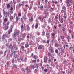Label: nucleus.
<instances>
[{"label":"nucleus","instance_id":"obj_27","mask_svg":"<svg viewBox=\"0 0 74 74\" xmlns=\"http://www.w3.org/2000/svg\"><path fill=\"white\" fill-rule=\"evenodd\" d=\"M38 23H37L36 24L35 26V27L36 29H37V28H38Z\"/></svg>","mask_w":74,"mask_h":74},{"label":"nucleus","instance_id":"obj_10","mask_svg":"<svg viewBox=\"0 0 74 74\" xmlns=\"http://www.w3.org/2000/svg\"><path fill=\"white\" fill-rule=\"evenodd\" d=\"M29 21L30 22H33V17H31V18H29Z\"/></svg>","mask_w":74,"mask_h":74},{"label":"nucleus","instance_id":"obj_50","mask_svg":"<svg viewBox=\"0 0 74 74\" xmlns=\"http://www.w3.org/2000/svg\"><path fill=\"white\" fill-rule=\"evenodd\" d=\"M58 15H57V16H55V19H58Z\"/></svg>","mask_w":74,"mask_h":74},{"label":"nucleus","instance_id":"obj_6","mask_svg":"<svg viewBox=\"0 0 74 74\" xmlns=\"http://www.w3.org/2000/svg\"><path fill=\"white\" fill-rule=\"evenodd\" d=\"M43 5H42L41 4L38 7V8L39 9H40V10L42 11V10H43Z\"/></svg>","mask_w":74,"mask_h":74},{"label":"nucleus","instance_id":"obj_11","mask_svg":"<svg viewBox=\"0 0 74 74\" xmlns=\"http://www.w3.org/2000/svg\"><path fill=\"white\" fill-rule=\"evenodd\" d=\"M59 21L61 23H63V18L62 17L59 19Z\"/></svg>","mask_w":74,"mask_h":74},{"label":"nucleus","instance_id":"obj_47","mask_svg":"<svg viewBox=\"0 0 74 74\" xmlns=\"http://www.w3.org/2000/svg\"><path fill=\"white\" fill-rule=\"evenodd\" d=\"M71 32H72V31L71 30H69V33H71Z\"/></svg>","mask_w":74,"mask_h":74},{"label":"nucleus","instance_id":"obj_41","mask_svg":"<svg viewBox=\"0 0 74 74\" xmlns=\"http://www.w3.org/2000/svg\"><path fill=\"white\" fill-rule=\"evenodd\" d=\"M44 71L45 72H47V71H48V70H47V69H45L44 70Z\"/></svg>","mask_w":74,"mask_h":74},{"label":"nucleus","instance_id":"obj_8","mask_svg":"<svg viewBox=\"0 0 74 74\" xmlns=\"http://www.w3.org/2000/svg\"><path fill=\"white\" fill-rule=\"evenodd\" d=\"M61 12L62 14H63V13H64V14H66V10L62 9V10H61Z\"/></svg>","mask_w":74,"mask_h":74},{"label":"nucleus","instance_id":"obj_15","mask_svg":"<svg viewBox=\"0 0 74 74\" xmlns=\"http://www.w3.org/2000/svg\"><path fill=\"white\" fill-rule=\"evenodd\" d=\"M16 34L17 35L19 36V33H20V31L19 30H16Z\"/></svg>","mask_w":74,"mask_h":74},{"label":"nucleus","instance_id":"obj_56","mask_svg":"<svg viewBox=\"0 0 74 74\" xmlns=\"http://www.w3.org/2000/svg\"><path fill=\"white\" fill-rule=\"evenodd\" d=\"M38 19L41 21V17L40 16H39L38 17Z\"/></svg>","mask_w":74,"mask_h":74},{"label":"nucleus","instance_id":"obj_19","mask_svg":"<svg viewBox=\"0 0 74 74\" xmlns=\"http://www.w3.org/2000/svg\"><path fill=\"white\" fill-rule=\"evenodd\" d=\"M29 69H28L27 67L25 69V71H27V73L30 72V71H29Z\"/></svg>","mask_w":74,"mask_h":74},{"label":"nucleus","instance_id":"obj_63","mask_svg":"<svg viewBox=\"0 0 74 74\" xmlns=\"http://www.w3.org/2000/svg\"><path fill=\"white\" fill-rule=\"evenodd\" d=\"M32 6H30L29 8V10H31V9H32Z\"/></svg>","mask_w":74,"mask_h":74},{"label":"nucleus","instance_id":"obj_38","mask_svg":"<svg viewBox=\"0 0 74 74\" xmlns=\"http://www.w3.org/2000/svg\"><path fill=\"white\" fill-rule=\"evenodd\" d=\"M27 9H28V8H27L23 9V11H27Z\"/></svg>","mask_w":74,"mask_h":74},{"label":"nucleus","instance_id":"obj_7","mask_svg":"<svg viewBox=\"0 0 74 74\" xmlns=\"http://www.w3.org/2000/svg\"><path fill=\"white\" fill-rule=\"evenodd\" d=\"M44 62H45V63H47V57L45 56H44Z\"/></svg>","mask_w":74,"mask_h":74},{"label":"nucleus","instance_id":"obj_3","mask_svg":"<svg viewBox=\"0 0 74 74\" xmlns=\"http://www.w3.org/2000/svg\"><path fill=\"white\" fill-rule=\"evenodd\" d=\"M24 4H25V2L24 1L22 2L21 3H19L18 6V8H21V6H23V5Z\"/></svg>","mask_w":74,"mask_h":74},{"label":"nucleus","instance_id":"obj_59","mask_svg":"<svg viewBox=\"0 0 74 74\" xmlns=\"http://www.w3.org/2000/svg\"><path fill=\"white\" fill-rule=\"evenodd\" d=\"M56 1H52V2L53 3H55V2Z\"/></svg>","mask_w":74,"mask_h":74},{"label":"nucleus","instance_id":"obj_64","mask_svg":"<svg viewBox=\"0 0 74 74\" xmlns=\"http://www.w3.org/2000/svg\"><path fill=\"white\" fill-rule=\"evenodd\" d=\"M37 34H38V35H40V32H37Z\"/></svg>","mask_w":74,"mask_h":74},{"label":"nucleus","instance_id":"obj_31","mask_svg":"<svg viewBox=\"0 0 74 74\" xmlns=\"http://www.w3.org/2000/svg\"><path fill=\"white\" fill-rule=\"evenodd\" d=\"M50 42V41L49 40H47V41L46 42V44H49V42Z\"/></svg>","mask_w":74,"mask_h":74},{"label":"nucleus","instance_id":"obj_24","mask_svg":"<svg viewBox=\"0 0 74 74\" xmlns=\"http://www.w3.org/2000/svg\"><path fill=\"white\" fill-rule=\"evenodd\" d=\"M38 49H42V46L41 45H39V47H38Z\"/></svg>","mask_w":74,"mask_h":74},{"label":"nucleus","instance_id":"obj_25","mask_svg":"<svg viewBox=\"0 0 74 74\" xmlns=\"http://www.w3.org/2000/svg\"><path fill=\"white\" fill-rule=\"evenodd\" d=\"M5 22H7L8 21V18L7 17V16L5 17V18L4 19Z\"/></svg>","mask_w":74,"mask_h":74},{"label":"nucleus","instance_id":"obj_36","mask_svg":"<svg viewBox=\"0 0 74 74\" xmlns=\"http://www.w3.org/2000/svg\"><path fill=\"white\" fill-rule=\"evenodd\" d=\"M13 3L14 4V5H15V4L16 3V2L15 1V0H13Z\"/></svg>","mask_w":74,"mask_h":74},{"label":"nucleus","instance_id":"obj_61","mask_svg":"<svg viewBox=\"0 0 74 74\" xmlns=\"http://www.w3.org/2000/svg\"><path fill=\"white\" fill-rule=\"evenodd\" d=\"M44 19V18H42V20H41V22H43L44 21H43Z\"/></svg>","mask_w":74,"mask_h":74},{"label":"nucleus","instance_id":"obj_44","mask_svg":"<svg viewBox=\"0 0 74 74\" xmlns=\"http://www.w3.org/2000/svg\"><path fill=\"white\" fill-rule=\"evenodd\" d=\"M21 48L22 49H24V48H25V47H24V46H22L21 47Z\"/></svg>","mask_w":74,"mask_h":74},{"label":"nucleus","instance_id":"obj_39","mask_svg":"<svg viewBox=\"0 0 74 74\" xmlns=\"http://www.w3.org/2000/svg\"><path fill=\"white\" fill-rule=\"evenodd\" d=\"M21 15H22L21 13L18 14V16H21Z\"/></svg>","mask_w":74,"mask_h":74},{"label":"nucleus","instance_id":"obj_37","mask_svg":"<svg viewBox=\"0 0 74 74\" xmlns=\"http://www.w3.org/2000/svg\"><path fill=\"white\" fill-rule=\"evenodd\" d=\"M60 38H61V39H62L64 38V36H60Z\"/></svg>","mask_w":74,"mask_h":74},{"label":"nucleus","instance_id":"obj_14","mask_svg":"<svg viewBox=\"0 0 74 74\" xmlns=\"http://www.w3.org/2000/svg\"><path fill=\"white\" fill-rule=\"evenodd\" d=\"M55 33H52L51 34V37H54L55 38Z\"/></svg>","mask_w":74,"mask_h":74},{"label":"nucleus","instance_id":"obj_35","mask_svg":"<svg viewBox=\"0 0 74 74\" xmlns=\"http://www.w3.org/2000/svg\"><path fill=\"white\" fill-rule=\"evenodd\" d=\"M66 40L65 39H64V38L62 39V41L64 43H65L66 42Z\"/></svg>","mask_w":74,"mask_h":74},{"label":"nucleus","instance_id":"obj_57","mask_svg":"<svg viewBox=\"0 0 74 74\" xmlns=\"http://www.w3.org/2000/svg\"><path fill=\"white\" fill-rule=\"evenodd\" d=\"M48 22L49 23L51 22V20H50V19L49 18L48 20Z\"/></svg>","mask_w":74,"mask_h":74},{"label":"nucleus","instance_id":"obj_2","mask_svg":"<svg viewBox=\"0 0 74 74\" xmlns=\"http://www.w3.org/2000/svg\"><path fill=\"white\" fill-rule=\"evenodd\" d=\"M10 21H8L4 25L3 29L5 30H7L8 29V25H10Z\"/></svg>","mask_w":74,"mask_h":74},{"label":"nucleus","instance_id":"obj_55","mask_svg":"<svg viewBox=\"0 0 74 74\" xmlns=\"http://www.w3.org/2000/svg\"><path fill=\"white\" fill-rule=\"evenodd\" d=\"M3 11L4 14H5V13H6V12L4 11V9H3Z\"/></svg>","mask_w":74,"mask_h":74},{"label":"nucleus","instance_id":"obj_49","mask_svg":"<svg viewBox=\"0 0 74 74\" xmlns=\"http://www.w3.org/2000/svg\"><path fill=\"white\" fill-rule=\"evenodd\" d=\"M13 10V7H11V8H10V10L11 11H12V10Z\"/></svg>","mask_w":74,"mask_h":74},{"label":"nucleus","instance_id":"obj_1","mask_svg":"<svg viewBox=\"0 0 74 74\" xmlns=\"http://www.w3.org/2000/svg\"><path fill=\"white\" fill-rule=\"evenodd\" d=\"M65 3L66 4V5L68 7H69L73 5V3H71L72 2L70 0H66L65 1Z\"/></svg>","mask_w":74,"mask_h":74},{"label":"nucleus","instance_id":"obj_53","mask_svg":"<svg viewBox=\"0 0 74 74\" xmlns=\"http://www.w3.org/2000/svg\"><path fill=\"white\" fill-rule=\"evenodd\" d=\"M58 49L59 51H60V49H62L61 48H60L58 47Z\"/></svg>","mask_w":74,"mask_h":74},{"label":"nucleus","instance_id":"obj_26","mask_svg":"<svg viewBox=\"0 0 74 74\" xmlns=\"http://www.w3.org/2000/svg\"><path fill=\"white\" fill-rule=\"evenodd\" d=\"M62 10H66V6H65L64 5H63L62 6Z\"/></svg>","mask_w":74,"mask_h":74},{"label":"nucleus","instance_id":"obj_48","mask_svg":"<svg viewBox=\"0 0 74 74\" xmlns=\"http://www.w3.org/2000/svg\"><path fill=\"white\" fill-rule=\"evenodd\" d=\"M25 7H26V8H27V7H28V5L26 4L25 5Z\"/></svg>","mask_w":74,"mask_h":74},{"label":"nucleus","instance_id":"obj_51","mask_svg":"<svg viewBox=\"0 0 74 74\" xmlns=\"http://www.w3.org/2000/svg\"><path fill=\"white\" fill-rule=\"evenodd\" d=\"M34 24H33L32 26V29H34Z\"/></svg>","mask_w":74,"mask_h":74},{"label":"nucleus","instance_id":"obj_42","mask_svg":"<svg viewBox=\"0 0 74 74\" xmlns=\"http://www.w3.org/2000/svg\"><path fill=\"white\" fill-rule=\"evenodd\" d=\"M13 36H14V37H16V33H15V32L14 33Z\"/></svg>","mask_w":74,"mask_h":74},{"label":"nucleus","instance_id":"obj_32","mask_svg":"<svg viewBox=\"0 0 74 74\" xmlns=\"http://www.w3.org/2000/svg\"><path fill=\"white\" fill-rule=\"evenodd\" d=\"M7 36V34H5L3 35L2 37L3 38H5V37Z\"/></svg>","mask_w":74,"mask_h":74},{"label":"nucleus","instance_id":"obj_4","mask_svg":"<svg viewBox=\"0 0 74 74\" xmlns=\"http://www.w3.org/2000/svg\"><path fill=\"white\" fill-rule=\"evenodd\" d=\"M13 28V27L11 26L10 28V29L9 30H8V34H10L12 32V28Z\"/></svg>","mask_w":74,"mask_h":74},{"label":"nucleus","instance_id":"obj_28","mask_svg":"<svg viewBox=\"0 0 74 74\" xmlns=\"http://www.w3.org/2000/svg\"><path fill=\"white\" fill-rule=\"evenodd\" d=\"M34 58L36 60H34L32 61V62H33V63H36V58L35 56H34Z\"/></svg>","mask_w":74,"mask_h":74},{"label":"nucleus","instance_id":"obj_12","mask_svg":"<svg viewBox=\"0 0 74 74\" xmlns=\"http://www.w3.org/2000/svg\"><path fill=\"white\" fill-rule=\"evenodd\" d=\"M67 17V14L66 13L64 14V16H63V17L64 18V19H66Z\"/></svg>","mask_w":74,"mask_h":74},{"label":"nucleus","instance_id":"obj_16","mask_svg":"<svg viewBox=\"0 0 74 74\" xmlns=\"http://www.w3.org/2000/svg\"><path fill=\"white\" fill-rule=\"evenodd\" d=\"M6 8H7V9H9V8H10V5L9 4H6Z\"/></svg>","mask_w":74,"mask_h":74},{"label":"nucleus","instance_id":"obj_54","mask_svg":"<svg viewBox=\"0 0 74 74\" xmlns=\"http://www.w3.org/2000/svg\"><path fill=\"white\" fill-rule=\"evenodd\" d=\"M13 66H14L15 67V68H16V69L17 68V67H16V66L15 65H13Z\"/></svg>","mask_w":74,"mask_h":74},{"label":"nucleus","instance_id":"obj_46","mask_svg":"<svg viewBox=\"0 0 74 74\" xmlns=\"http://www.w3.org/2000/svg\"><path fill=\"white\" fill-rule=\"evenodd\" d=\"M69 49H74V47H70Z\"/></svg>","mask_w":74,"mask_h":74},{"label":"nucleus","instance_id":"obj_62","mask_svg":"<svg viewBox=\"0 0 74 74\" xmlns=\"http://www.w3.org/2000/svg\"><path fill=\"white\" fill-rule=\"evenodd\" d=\"M55 4H58V1H56L55 2Z\"/></svg>","mask_w":74,"mask_h":74},{"label":"nucleus","instance_id":"obj_13","mask_svg":"<svg viewBox=\"0 0 74 74\" xmlns=\"http://www.w3.org/2000/svg\"><path fill=\"white\" fill-rule=\"evenodd\" d=\"M54 42H55V38L54 37H52L51 38V43L53 44Z\"/></svg>","mask_w":74,"mask_h":74},{"label":"nucleus","instance_id":"obj_21","mask_svg":"<svg viewBox=\"0 0 74 74\" xmlns=\"http://www.w3.org/2000/svg\"><path fill=\"white\" fill-rule=\"evenodd\" d=\"M25 47L27 48H28L29 47V45L27 43L25 45Z\"/></svg>","mask_w":74,"mask_h":74},{"label":"nucleus","instance_id":"obj_23","mask_svg":"<svg viewBox=\"0 0 74 74\" xmlns=\"http://www.w3.org/2000/svg\"><path fill=\"white\" fill-rule=\"evenodd\" d=\"M49 51L50 52H51V53H52L54 52V51H53V49H50Z\"/></svg>","mask_w":74,"mask_h":74},{"label":"nucleus","instance_id":"obj_22","mask_svg":"<svg viewBox=\"0 0 74 74\" xmlns=\"http://www.w3.org/2000/svg\"><path fill=\"white\" fill-rule=\"evenodd\" d=\"M16 21H19V19H20V18L18 16H16Z\"/></svg>","mask_w":74,"mask_h":74},{"label":"nucleus","instance_id":"obj_30","mask_svg":"<svg viewBox=\"0 0 74 74\" xmlns=\"http://www.w3.org/2000/svg\"><path fill=\"white\" fill-rule=\"evenodd\" d=\"M55 46L56 47H58L59 46V44L57 43H55Z\"/></svg>","mask_w":74,"mask_h":74},{"label":"nucleus","instance_id":"obj_60","mask_svg":"<svg viewBox=\"0 0 74 74\" xmlns=\"http://www.w3.org/2000/svg\"><path fill=\"white\" fill-rule=\"evenodd\" d=\"M62 73H63V74H65V71H62Z\"/></svg>","mask_w":74,"mask_h":74},{"label":"nucleus","instance_id":"obj_20","mask_svg":"<svg viewBox=\"0 0 74 74\" xmlns=\"http://www.w3.org/2000/svg\"><path fill=\"white\" fill-rule=\"evenodd\" d=\"M36 41L37 42H39V41H40V38H37L36 39Z\"/></svg>","mask_w":74,"mask_h":74},{"label":"nucleus","instance_id":"obj_9","mask_svg":"<svg viewBox=\"0 0 74 74\" xmlns=\"http://www.w3.org/2000/svg\"><path fill=\"white\" fill-rule=\"evenodd\" d=\"M48 54L49 58H52V54L51 53L49 52L48 53Z\"/></svg>","mask_w":74,"mask_h":74},{"label":"nucleus","instance_id":"obj_29","mask_svg":"<svg viewBox=\"0 0 74 74\" xmlns=\"http://www.w3.org/2000/svg\"><path fill=\"white\" fill-rule=\"evenodd\" d=\"M64 64H67V61L66 60H64Z\"/></svg>","mask_w":74,"mask_h":74},{"label":"nucleus","instance_id":"obj_40","mask_svg":"<svg viewBox=\"0 0 74 74\" xmlns=\"http://www.w3.org/2000/svg\"><path fill=\"white\" fill-rule=\"evenodd\" d=\"M58 52H59V51L57 49H56L55 50V52L56 53H58Z\"/></svg>","mask_w":74,"mask_h":74},{"label":"nucleus","instance_id":"obj_18","mask_svg":"<svg viewBox=\"0 0 74 74\" xmlns=\"http://www.w3.org/2000/svg\"><path fill=\"white\" fill-rule=\"evenodd\" d=\"M27 31H29L30 30V27H29V25H27Z\"/></svg>","mask_w":74,"mask_h":74},{"label":"nucleus","instance_id":"obj_58","mask_svg":"<svg viewBox=\"0 0 74 74\" xmlns=\"http://www.w3.org/2000/svg\"><path fill=\"white\" fill-rule=\"evenodd\" d=\"M58 26H59V27H61V26H62V25H61L60 24H59Z\"/></svg>","mask_w":74,"mask_h":74},{"label":"nucleus","instance_id":"obj_45","mask_svg":"<svg viewBox=\"0 0 74 74\" xmlns=\"http://www.w3.org/2000/svg\"><path fill=\"white\" fill-rule=\"evenodd\" d=\"M45 2L46 4H47L48 1V0H45Z\"/></svg>","mask_w":74,"mask_h":74},{"label":"nucleus","instance_id":"obj_5","mask_svg":"<svg viewBox=\"0 0 74 74\" xmlns=\"http://www.w3.org/2000/svg\"><path fill=\"white\" fill-rule=\"evenodd\" d=\"M21 30H23V31H24V30H26V27L24 28V26L23 25H22L21 26Z\"/></svg>","mask_w":74,"mask_h":74},{"label":"nucleus","instance_id":"obj_34","mask_svg":"<svg viewBox=\"0 0 74 74\" xmlns=\"http://www.w3.org/2000/svg\"><path fill=\"white\" fill-rule=\"evenodd\" d=\"M42 36H44V34H45V32H44V31H43L42 32Z\"/></svg>","mask_w":74,"mask_h":74},{"label":"nucleus","instance_id":"obj_33","mask_svg":"<svg viewBox=\"0 0 74 74\" xmlns=\"http://www.w3.org/2000/svg\"><path fill=\"white\" fill-rule=\"evenodd\" d=\"M67 39L68 40V42H69V40L70 39V36H67Z\"/></svg>","mask_w":74,"mask_h":74},{"label":"nucleus","instance_id":"obj_17","mask_svg":"<svg viewBox=\"0 0 74 74\" xmlns=\"http://www.w3.org/2000/svg\"><path fill=\"white\" fill-rule=\"evenodd\" d=\"M9 49H13V47H12V45L10 44L9 45Z\"/></svg>","mask_w":74,"mask_h":74},{"label":"nucleus","instance_id":"obj_43","mask_svg":"<svg viewBox=\"0 0 74 74\" xmlns=\"http://www.w3.org/2000/svg\"><path fill=\"white\" fill-rule=\"evenodd\" d=\"M61 52H62L63 53H64V51H63V50L62 49H61Z\"/></svg>","mask_w":74,"mask_h":74},{"label":"nucleus","instance_id":"obj_52","mask_svg":"<svg viewBox=\"0 0 74 74\" xmlns=\"http://www.w3.org/2000/svg\"><path fill=\"white\" fill-rule=\"evenodd\" d=\"M62 27L63 28V29H62L63 31H64L65 30L64 28V27Z\"/></svg>","mask_w":74,"mask_h":74}]
</instances>
